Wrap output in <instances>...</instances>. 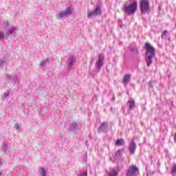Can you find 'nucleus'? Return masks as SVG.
Instances as JSON below:
<instances>
[{"label": "nucleus", "mask_w": 176, "mask_h": 176, "mask_svg": "<svg viewBox=\"0 0 176 176\" xmlns=\"http://www.w3.org/2000/svg\"><path fill=\"white\" fill-rule=\"evenodd\" d=\"M131 78V74H125L124 76V78L122 79V82L125 84L127 85V83H129V82L130 81V78Z\"/></svg>", "instance_id": "9d476101"}, {"label": "nucleus", "mask_w": 176, "mask_h": 176, "mask_svg": "<svg viewBox=\"0 0 176 176\" xmlns=\"http://www.w3.org/2000/svg\"><path fill=\"white\" fill-rule=\"evenodd\" d=\"M82 175H83V176H87V172H84V173H82Z\"/></svg>", "instance_id": "412c9836"}, {"label": "nucleus", "mask_w": 176, "mask_h": 176, "mask_svg": "<svg viewBox=\"0 0 176 176\" xmlns=\"http://www.w3.org/2000/svg\"><path fill=\"white\" fill-rule=\"evenodd\" d=\"M128 149L131 155H135V149H137V144H135V142H134V140H131V143L129 144Z\"/></svg>", "instance_id": "423d86ee"}, {"label": "nucleus", "mask_w": 176, "mask_h": 176, "mask_svg": "<svg viewBox=\"0 0 176 176\" xmlns=\"http://www.w3.org/2000/svg\"><path fill=\"white\" fill-rule=\"evenodd\" d=\"M104 55L100 54L98 55V63H97V65H98V69L100 71V69H101V67H102L103 65V62L104 61Z\"/></svg>", "instance_id": "6e6552de"}, {"label": "nucleus", "mask_w": 176, "mask_h": 176, "mask_svg": "<svg viewBox=\"0 0 176 176\" xmlns=\"http://www.w3.org/2000/svg\"><path fill=\"white\" fill-rule=\"evenodd\" d=\"M123 144H124V140L123 139H118L116 142V145L117 146H120V145H123Z\"/></svg>", "instance_id": "f8f14e48"}, {"label": "nucleus", "mask_w": 176, "mask_h": 176, "mask_svg": "<svg viewBox=\"0 0 176 176\" xmlns=\"http://www.w3.org/2000/svg\"><path fill=\"white\" fill-rule=\"evenodd\" d=\"M72 14V8L71 7H68L66 8L65 11H62L58 16V19H61L63 17H68L69 16H71Z\"/></svg>", "instance_id": "20e7f679"}, {"label": "nucleus", "mask_w": 176, "mask_h": 176, "mask_svg": "<svg viewBox=\"0 0 176 176\" xmlns=\"http://www.w3.org/2000/svg\"><path fill=\"white\" fill-rule=\"evenodd\" d=\"M116 175H118V172H116V170H113L109 173V176H116Z\"/></svg>", "instance_id": "f3484780"}, {"label": "nucleus", "mask_w": 176, "mask_h": 176, "mask_svg": "<svg viewBox=\"0 0 176 176\" xmlns=\"http://www.w3.org/2000/svg\"><path fill=\"white\" fill-rule=\"evenodd\" d=\"M107 122H103L100 126V130H104L107 128Z\"/></svg>", "instance_id": "2eb2a0df"}, {"label": "nucleus", "mask_w": 176, "mask_h": 176, "mask_svg": "<svg viewBox=\"0 0 176 176\" xmlns=\"http://www.w3.org/2000/svg\"><path fill=\"white\" fill-rule=\"evenodd\" d=\"M153 57H155V56H151V55L148 56L147 59L146 60L147 67H151V65H152Z\"/></svg>", "instance_id": "9b49d317"}, {"label": "nucleus", "mask_w": 176, "mask_h": 176, "mask_svg": "<svg viewBox=\"0 0 176 176\" xmlns=\"http://www.w3.org/2000/svg\"><path fill=\"white\" fill-rule=\"evenodd\" d=\"M124 152V150H118L116 152L115 156L116 157H120V156H122V154Z\"/></svg>", "instance_id": "ddd939ff"}, {"label": "nucleus", "mask_w": 176, "mask_h": 176, "mask_svg": "<svg viewBox=\"0 0 176 176\" xmlns=\"http://www.w3.org/2000/svg\"><path fill=\"white\" fill-rule=\"evenodd\" d=\"M171 173H176V164H173V166L171 170Z\"/></svg>", "instance_id": "a211bd4d"}, {"label": "nucleus", "mask_w": 176, "mask_h": 176, "mask_svg": "<svg viewBox=\"0 0 176 176\" xmlns=\"http://www.w3.org/2000/svg\"><path fill=\"white\" fill-rule=\"evenodd\" d=\"M139 169L135 166H131L127 170L126 175L127 176H133L138 173Z\"/></svg>", "instance_id": "0eeeda50"}, {"label": "nucleus", "mask_w": 176, "mask_h": 176, "mask_svg": "<svg viewBox=\"0 0 176 176\" xmlns=\"http://www.w3.org/2000/svg\"><path fill=\"white\" fill-rule=\"evenodd\" d=\"M3 25L4 27H8V25H9V23H4Z\"/></svg>", "instance_id": "4be33fe9"}, {"label": "nucleus", "mask_w": 176, "mask_h": 176, "mask_svg": "<svg viewBox=\"0 0 176 176\" xmlns=\"http://www.w3.org/2000/svg\"><path fill=\"white\" fill-rule=\"evenodd\" d=\"M0 164H2V163L0 162Z\"/></svg>", "instance_id": "b1692460"}, {"label": "nucleus", "mask_w": 176, "mask_h": 176, "mask_svg": "<svg viewBox=\"0 0 176 176\" xmlns=\"http://www.w3.org/2000/svg\"><path fill=\"white\" fill-rule=\"evenodd\" d=\"M101 8L99 6L96 7L95 10L88 12L87 13V17L88 19H90L91 17H93L94 16H98V14H101Z\"/></svg>", "instance_id": "39448f33"}, {"label": "nucleus", "mask_w": 176, "mask_h": 176, "mask_svg": "<svg viewBox=\"0 0 176 176\" xmlns=\"http://www.w3.org/2000/svg\"><path fill=\"white\" fill-rule=\"evenodd\" d=\"M128 104L129 107V109H134L135 107V101H134V99L131 98L128 100Z\"/></svg>", "instance_id": "1a4fd4ad"}, {"label": "nucleus", "mask_w": 176, "mask_h": 176, "mask_svg": "<svg viewBox=\"0 0 176 176\" xmlns=\"http://www.w3.org/2000/svg\"><path fill=\"white\" fill-rule=\"evenodd\" d=\"M2 38H3V33L1 31H0V39Z\"/></svg>", "instance_id": "aec40b11"}, {"label": "nucleus", "mask_w": 176, "mask_h": 176, "mask_svg": "<svg viewBox=\"0 0 176 176\" xmlns=\"http://www.w3.org/2000/svg\"><path fill=\"white\" fill-rule=\"evenodd\" d=\"M144 48L146 50L145 54L146 56H148V54H150V56H155L156 53V50L155 49V47H153V46L151 45V43H149L148 42H146L144 44Z\"/></svg>", "instance_id": "7ed1b4c3"}, {"label": "nucleus", "mask_w": 176, "mask_h": 176, "mask_svg": "<svg viewBox=\"0 0 176 176\" xmlns=\"http://www.w3.org/2000/svg\"><path fill=\"white\" fill-rule=\"evenodd\" d=\"M167 35H168V31L164 30L162 34V36H161L162 39H164V38H166V36H167Z\"/></svg>", "instance_id": "4468645a"}, {"label": "nucleus", "mask_w": 176, "mask_h": 176, "mask_svg": "<svg viewBox=\"0 0 176 176\" xmlns=\"http://www.w3.org/2000/svg\"><path fill=\"white\" fill-rule=\"evenodd\" d=\"M137 9H138V3L137 1H134L131 4H127L126 3L123 8L124 13L128 14V16H130V14H135Z\"/></svg>", "instance_id": "f257e3e1"}, {"label": "nucleus", "mask_w": 176, "mask_h": 176, "mask_svg": "<svg viewBox=\"0 0 176 176\" xmlns=\"http://www.w3.org/2000/svg\"><path fill=\"white\" fill-rule=\"evenodd\" d=\"M0 176H2V174L0 173Z\"/></svg>", "instance_id": "5701e85b"}, {"label": "nucleus", "mask_w": 176, "mask_h": 176, "mask_svg": "<svg viewBox=\"0 0 176 176\" xmlns=\"http://www.w3.org/2000/svg\"><path fill=\"white\" fill-rule=\"evenodd\" d=\"M140 8L142 13H149V12H151V8H149V1L141 0L140 1Z\"/></svg>", "instance_id": "f03ea898"}, {"label": "nucleus", "mask_w": 176, "mask_h": 176, "mask_svg": "<svg viewBox=\"0 0 176 176\" xmlns=\"http://www.w3.org/2000/svg\"><path fill=\"white\" fill-rule=\"evenodd\" d=\"M42 175L43 176H46V170H45V168H42Z\"/></svg>", "instance_id": "6ab92c4d"}, {"label": "nucleus", "mask_w": 176, "mask_h": 176, "mask_svg": "<svg viewBox=\"0 0 176 176\" xmlns=\"http://www.w3.org/2000/svg\"><path fill=\"white\" fill-rule=\"evenodd\" d=\"M10 34H14L16 32V28H12L9 30Z\"/></svg>", "instance_id": "dca6fc26"}]
</instances>
